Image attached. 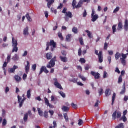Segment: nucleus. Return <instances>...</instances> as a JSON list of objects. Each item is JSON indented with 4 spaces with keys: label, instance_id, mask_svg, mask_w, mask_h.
<instances>
[{
    "label": "nucleus",
    "instance_id": "nucleus-1",
    "mask_svg": "<svg viewBox=\"0 0 128 128\" xmlns=\"http://www.w3.org/2000/svg\"><path fill=\"white\" fill-rule=\"evenodd\" d=\"M46 56L48 60H51L48 64L47 65L46 68H54L56 66V56H54L52 58V54L51 52L48 53Z\"/></svg>",
    "mask_w": 128,
    "mask_h": 128
},
{
    "label": "nucleus",
    "instance_id": "nucleus-2",
    "mask_svg": "<svg viewBox=\"0 0 128 128\" xmlns=\"http://www.w3.org/2000/svg\"><path fill=\"white\" fill-rule=\"evenodd\" d=\"M12 46L13 47V50H12V52H18V40H16L14 38L12 40Z\"/></svg>",
    "mask_w": 128,
    "mask_h": 128
},
{
    "label": "nucleus",
    "instance_id": "nucleus-3",
    "mask_svg": "<svg viewBox=\"0 0 128 128\" xmlns=\"http://www.w3.org/2000/svg\"><path fill=\"white\" fill-rule=\"evenodd\" d=\"M46 50L48 52L50 50V46H53V48H56V43L54 40H51L50 42L46 44Z\"/></svg>",
    "mask_w": 128,
    "mask_h": 128
},
{
    "label": "nucleus",
    "instance_id": "nucleus-4",
    "mask_svg": "<svg viewBox=\"0 0 128 128\" xmlns=\"http://www.w3.org/2000/svg\"><path fill=\"white\" fill-rule=\"evenodd\" d=\"M112 116L114 120H116V118H120V117L122 116V113L120 112H118V111H116L112 115Z\"/></svg>",
    "mask_w": 128,
    "mask_h": 128
},
{
    "label": "nucleus",
    "instance_id": "nucleus-5",
    "mask_svg": "<svg viewBox=\"0 0 128 128\" xmlns=\"http://www.w3.org/2000/svg\"><path fill=\"white\" fill-rule=\"evenodd\" d=\"M54 85L57 88H59V90H64V88H62V85L58 83V78H56L54 79Z\"/></svg>",
    "mask_w": 128,
    "mask_h": 128
},
{
    "label": "nucleus",
    "instance_id": "nucleus-6",
    "mask_svg": "<svg viewBox=\"0 0 128 128\" xmlns=\"http://www.w3.org/2000/svg\"><path fill=\"white\" fill-rule=\"evenodd\" d=\"M26 100V98H24L23 100H22V98L18 96V102L20 104V107L22 108V106H24V101Z\"/></svg>",
    "mask_w": 128,
    "mask_h": 128
},
{
    "label": "nucleus",
    "instance_id": "nucleus-7",
    "mask_svg": "<svg viewBox=\"0 0 128 128\" xmlns=\"http://www.w3.org/2000/svg\"><path fill=\"white\" fill-rule=\"evenodd\" d=\"M91 74L94 77L95 80H100V74L98 72H91Z\"/></svg>",
    "mask_w": 128,
    "mask_h": 128
},
{
    "label": "nucleus",
    "instance_id": "nucleus-8",
    "mask_svg": "<svg viewBox=\"0 0 128 128\" xmlns=\"http://www.w3.org/2000/svg\"><path fill=\"white\" fill-rule=\"evenodd\" d=\"M45 72V74H48L50 72L48 71V69L46 68L45 66H42L40 72V74H42V72Z\"/></svg>",
    "mask_w": 128,
    "mask_h": 128
},
{
    "label": "nucleus",
    "instance_id": "nucleus-9",
    "mask_svg": "<svg viewBox=\"0 0 128 128\" xmlns=\"http://www.w3.org/2000/svg\"><path fill=\"white\" fill-rule=\"evenodd\" d=\"M18 66H14L13 68L9 69L8 72L10 74H14L16 72V70H18Z\"/></svg>",
    "mask_w": 128,
    "mask_h": 128
},
{
    "label": "nucleus",
    "instance_id": "nucleus-10",
    "mask_svg": "<svg viewBox=\"0 0 128 128\" xmlns=\"http://www.w3.org/2000/svg\"><path fill=\"white\" fill-rule=\"evenodd\" d=\"M99 62L102 64L104 62V58L102 57V52H100L98 54Z\"/></svg>",
    "mask_w": 128,
    "mask_h": 128
},
{
    "label": "nucleus",
    "instance_id": "nucleus-11",
    "mask_svg": "<svg viewBox=\"0 0 128 128\" xmlns=\"http://www.w3.org/2000/svg\"><path fill=\"white\" fill-rule=\"evenodd\" d=\"M30 62L28 61H27V65L25 66V68H26V74H28L29 72H30Z\"/></svg>",
    "mask_w": 128,
    "mask_h": 128
},
{
    "label": "nucleus",
    "instance_id": "nucleus-12",
    "mask_svg": "<svg viewBox=\"0 0 128 128\" xmlns=\"http://www.w3.org/2000/svg\"><path fill=\"white\" fill-rule=\"evenodd\" d=\"M28 26H27L26 28H25L24 30V34L25 36H30V32H28Z\"/></svg>",
    "mask_w": 128,
    "mask_h": 128
},
{
    "label": "nucleus",
    "instance_id": "nucleus-13",
    "mask_svg": "<svg viewBox=\"0 0 128 128\" xmlns=\"http://www.w3.org/2000/svg\"><path fill=\"white\" fill-rule=\"evenodd\" d=\"M60 58L62 62H68V58L60 56Z\"/></svg>",
    "mask_w": 128,
    "mask_h": 128
},
{
    "label": "nucleus",
    "instance_id": "nucleus-14",
    "mask_svg": "<svg viewBox=\"0 0 128 128\" xmlns=\"http://www.w3.org/2000/svg\"><path fill=\"white\" fill-rule=\"evenodd\" d=\"M98 14H96L94 16H92V22H96V20H98Z\"/></svg>",
    "mask_w": 128,
    "mask_h": 128
},
{
    "label": "nucleus",
    "instance_id": "nucleus-15",
    "mask_svg": "<svg viewBox=\"0 0 128 128\" xmlns=\"http://www.w3.org/2000/svg\"><path fill=\"white\" fill-rule=\"evenodd\" d=\"M82 4H84V1L81 0L78 3V6H76V8H82Z\"/></svg>",
    "mask_w": 128,
    "mask_h": 128
},
{
    "label": "nucleus",
    "instance_id": "nucleus-16",
    "mask_svg": "<svg viewBox=\"0 0 128 128\" xmlns=\"http://www.w3.org/2000/svg\"><path fill=\"white\" fill-rule=\"evenodd\" d=\"M15 80L17 82H22V78L20 76L18 75H16L14 76Z\"/></svg>",
    "mask_w": 128,
    "mask_h": 128
},
{
    "label": "nucleus",
    "instance_id": "nucleus-17",
    "mask_svg": "<svg viewBox=\"0 0 128 128\" xmlns=\"http://www.w3.org/2000/svg\"><path fill=\"white\" fill-rule=\"evenodd\" d=\"M48 3V8H50L52 7V4L54 3V0H50L48 2H47Z\"/></svg>",
    "mask_w": 128,
    "mask_h": 128
},
{
    "label": "nucleus",
    "instance_id": "nucleus-18",
    "mask_svg": "<svg viewBox=\"0 0 128 128\" xmlns=\"http://www.w3.org/2000/svg\"><path fill=\"white\" fill-rule=\"evenodd\" d=\"M124 28L126 32H128V20H125Z\"/></svg>",
    "mask_w": 128,
    "mask_h": 128
},
{
    "label": "nucleus",
    "instance_id": "nucleus-19",
    "mask_svg": "<svg viewBox=\"0 0 128 128\" xmlns=\"http://www.w3.org/2000/svg\"><path fill=\"white\" fill-rule=\"evenodd\" d=\"M65 16L68 17L69 18H72V16H74L72 15V12H68L66 13Z\"/></svg>",
    "mask_w": 128,
    "mask_h": 128
},
{
    "label": "nucleus",
    "instance_id": "nucleus-20",
    "mask_svg": "<svg viewBox=\"0 0 128 128\" xmlns=\"http://www.w3.org/2000/svg\"><path fill=\"white\" fill-rule=\"evenodd\" d=\"M122 28H124V26L122 25V22H120L118 24V30H122Z\"/></svg>",
    "mask_w": 128,
    "mask_h": 128
},
{
    "label": "nucleus",
    "instance_id": "nucleus-21",
    "mask_svg": "<svg viewBox=\"0 0 128 128\" xmlns=\"http://www.w3.org/2000/svg\"><path fill=\"white\" fill-rule=\"evenodd\" d=\"M62 110H63L64 112H68L70 110V108L68 106H63L62 108Z\"/></svg>",
    "mask_w": 128,
    "mask_h": 128
},
{
    "label": "nucleus",
    "instance_id": "nucleus-22",
    "mask_svg": "<svg viewBox=\"0 0 128 128\" xmlns=\"http://www.w3.org/2000/svg\"><path fill=\"white\" fill-rule=\"evenodd\" d=\"M86 32L88 34V36L89 38H94V36H92V34L89 30H86Z\"/></svg>",
    "mask_w": 128,
    "mask_h": 128
},
{
    "label": "nucleus",
    "instance_id": "nucleus-23",
    "mask_svg": "<svg viewBox=\"0 0 128 128\" xmlns=\"http://www.w3.org/2000/svg\"><path fill=\"white\" fill-rule=\"evenodd\" d=\"M120 56H122V54H120V52H117L115 55L116 60H120Z\"/></svg>",
    "mask_w": 128,
    "mask_h": 128
},
{
    "label": "nucleus",
    "instance_id": "nucleus-24",
    "mask_svg": "<svg viewBox=\"0 0 128 128\" xmlns=\"http://www.w3.org/2000/svg\"><path fill=\"white\" fill-rule=\"evenodd\" d=\"M38 110L39 116H44V112L42 110V109H40V108H38Z\"/></svg>",
    "mask_w": 128,
    "mask_h": 128
},
{
    "label": "nucleus",
    "instance_id": "nucleus-25",
    "mask_svg": "<svg viewBox=\"0 0 128 128\" xmlns=\"http://www.w3.org/2000/svg\"><path fill=\"white\" fill-rule=\"evenodd\" d=\"M64 116L66 122H70V120L68 119L67 113L64 114Z\"/></svg>",
    "mask_w": 128,
    "mask_h": 128
},
{
    "label": "nucleus",
    "instance_id": "nucleus-26",
    "mask_svg": "<svg viewBox=\"0 0 128 128\" xmlns=\"http://www.w3.org/2000/svg\"><path fill=\"white\" fill-rule=\"evenodd\" d=\"M28 120V114H26L24 115V122H26Z\"/></svg>",
    "mask_w": 128,
    "mask_h": 128
},
{
    "label": "nucleus",
    "instance_id": "nucleus-27",
    "mask_svg": "<svg viewBox=\"0 0 128 128\" xmlns=\"http://www.w3.org/2000/svg\"><path fill=\"white\" fill-rule=\"evenodd\" d=\"M31 90H29L28 92H27V98H30L31 96H32V92H31Z\"/></svg>",
    "mask_w": 128,
    "mask_h": 128
},
{
    "label": "nucleus",
    "instance_id": "nucleus-28",
    "mask_svg": "<svg viewBox=\"0 0 128 128\" xmlns=\"http://www.w3.org/2000/svg\"><path fill=\"white\" fill-rule=\"evenodd\" d=\"M72 6H73L74 10H75L76 8V0H74L72 3Z\"/></svg>",
    "mask_w": 128,
    "mask_h": 128
},
{
    "label": "nucleus",
    "instance_id": "nucleus-29",
    "mask_svg": "<svg viewBox=\"0 0 128 128\" xmlns=\"http://www.w3.org/2000/svg\"><path fill=\"white\" fill-rule=\"evenodd\" d=\"M116 93H114L112 96V106H114V100H116Z\"/></svg>",
    "mask_w": 128,
    "mask_h": 128
},
{
    "label": "nucleus",
    "instance_id": "nucleus-30",
    "mask_svg": "<svg viewBox=\"0 0 128 128\" xmlns=\"http://www.w3.org/2000/svg\"><path fill=\"white\" fill-rule=\"evenodd\" d=\"M20 58L18 57V54H15L13 58H12V60H14V61H16V60H18V59Z\"/></svg>",
    "mask_w": 128,
    "mask_h": 128
},
{
    "label": "nucleus",
    "instance_id": "nucleus-31",
    "mask_svg": "<svg viewBox=\"0 0 128 128\" xmlns=\"http://www.w3.org/2000/svg\"><path fill=\"white\" fill-rule=\"evenodd\" d=\"M72 32L74 34H78V28H76V27H74L73 28H72Z\"/></svg>",
    "mask_w": 128,
    "mask_h": 128
},
{
    "label": "nucleus",
    "instance_id": "nucleus-32",
    "mask_svg": "<svg viewBox=\"0 0 128 128\" xmlns=\"http://www.w3.org/2000/svg\"><path fill=\"white\" fill-rule=\"evenodd\" d=\"M79 42L81 46H84V38L82 37L79 38Z\"/></svg>",
    "mask_w": 128,
    "mask_h": 128
},
{
    "label": "nucleus",
    "instance_id": "nucleus-33",
    "mask_svg": "<svg viewBox=\"0 0 128 128\" xmlns=\"http://www.w3.org/2000/svg\"><path fill=\"white\" fill-rule=\"evenodd\" d=\"M110 90L107 89L105 92V94L106 96H110Z\"/></svg>",
    "mask_w": 128,
    "mask_h": 128
},
{
    "label": "nucleus",
    "instance_id": "nucleus-34",
    "mask_svg": "<svg viewBox=\"0 0 128 128\" xmlns=\"http://www.w3.org/2000/svg\"><path fill=\"white\" fill-rule=\"evenodd\" d=\"M116 128H124V124L122 123H121L116 126Z\"/></svg>",
    "mask_w": 128,
    "mask_h": 128
},
{
    "label": "nucleus",
    "instance_id": "nucleus-35",
    "mask_svg": "<svg viewBox=\"0 0 128 128\" xmlns=\"http://www.w3.org/2000/svg\"><path fill=\"white\" fill-rule=\"evenodd\" d=\"M44 118H48V112L45 111L44 112Z\"/></svg>",
    "mask_w": 128,
    "mask_h": 128
},
{
    "label": "nucleus",
    "instance_id": "nucleus-36",
    "mask_svg": "<svg viewBox=\"0 0 128 128\" xmlns=\"http://www.w3.org/2000/svg\"><path fill=\"white\" fill-rule=\"evenodd\" d=\"M26 18L28 20V22H32V18H30V14L27 13L26 15Z\"/></svg>",
    "mask_w": 128,
    "mask_h": 128
},
{
    "label": "nucleus",
    "instance_id": "nucleus-37",
    "mask_svg": "<svg viewBox=\"0 0 128 128\" xmlns=\"http://www.w3.org/2000/svg\"><path fill=\"white\" fill-rule=\"evenodd\" d=\"M2 124L3 126H6L8 124V121L6 120V119H4Z\"/></svg>",
    "mask_w": 128,
    "mask_h": 128
},
{
    "label": "nucleus",
    "instance_id": "nucleus-38",
    "mask_svg": "<svg viewBox=\"0 0 128 128\" xmlns=\"http://www.w3.org/2000/svg\"><path fill=\"white\" fill-rule=\"evenodd\" d=\"M112 30H113V34H116V26L114 25L112 26Z\"/></svg>",
    "mask_w": 128,
    "mask_h": 128
},
{
    "label": "nucleus",
    "instance_id": "nucleus-39",
    "mask_svg": "<svg viewBox=\"0 0 128 128\" xmlns=\"http://www.w3.org/2000/svg\"><path fill=\"white\" fill-rule=\"evenodd\" d=\"M58 38H60L61 40H64V36H62V34L60 32L58 33Z\"/></svg>",
    "mask_w": 128,
    "mask_h": 128
},
{
    "label": "nucleus",
    "instance_id": "nucleus-40",
    "mask_svg": "<svg viewBox=\"0 0 128 128\" xmlns=\"http://www.w3.org/2000/svg\"><path fill=\"white\" fill-rule=\"evenodd\" d=\"M121 62L123 66H126V59H120Z\"/></svg>",
    "mask_w": 128,
    "mask_h": 128
},
{
    "label": "nucleus",
    "instance_id": "nucleus-41",
    "mask_svg": "<svg viewBox=\"0 0 128 128\" xmlns=\"http://www.w3.org/2000/svg\"><path fill=\"white\" fill-rule=\"evenodd\" d=\"M86 60L84 58H81L80 60V62H81V64H86Z\"/></svg>",
    "mask_w": 128,
    "mask_h": 128
},
{
    "label": "nucleus",
    "instance_id": "nucleus-42",
    "mask_svg": "<svg viewBox=\"0 0 128 128\" xmlns=\"http://www.w3.org/2000/svg\"><path fill=\"white\" fill-rule=\"evenodd\" d=\"M44 100L46 106H48V105H50V101L46 98H44Z\"/></svg>",
    "mask_w": 128,
    "mask_h": 128
},
{
    "label": "nucleus",
    "instance_id": "nucleus-43",
    "mask_svg": "<svg viewBox=\"0 0 128 128\" xmlns=\"http://www.w3.org/2000/svg\"><path fill=\"white\" fill-rule=\"evenodd\" d=\"M72 37V35L71 34H68L67 36H66V40H68V42H70V38Z\"/></svg>",
    "mask_w": 128,
    "mask_h": 128
},
{
    "label": "nucleus",
    "instance_id": "nucleus-44",
    "mask_svg": "<svg viewBox=\"0 0 128 128\" xmlns=\"http://www.w3.org/2000/svg\"><path fill=\"white\" fill-rule=\"evenodd\" d=\"M82 48H80L78 52V55L79 56H82Z\"/></svg>",
    "mask_w": 128,
    "mask_h": 128
},
{
    "label": "nucleus",
    "instance_id": "nucleus-45",
    "mask_svg": "<svg viewBox=\"0 0 128 128\" xmlns=\"http://www.w3.org/2000/svg\"><path fill=\"white\" fill-rule=\"evenodd\" d=\"M51 12L55 14H58V11L56 10H55L54 8H51Z\"/></svg>",
    "mask_w": 128,
    "mask_h": 128
},
{
    "label": "nucleus",
    "instance_id": "nucleus-46",
    "mask_svg": "<svg viewBox=\"0 0 128 128\" xmlns=\"http://www.w3.org/2000/svg\"><path fill=\"white\" fill-rule=\"evenodd\" d=\"M71 106L73 108H74V110H76L78 108V105L74 104V103H72Z\"/></svg>",
    "mask_w": 128,
    "mask_h": 128
},
{
    "label": "nucleus",
    "instance_id": "nucleus-47",
    "mask_svg": "<svg viewBox=\"0 0 128 128\" xmlns=\"http://www.w3.org/2000/svg\"><path fill=\"white\" fill-rule=\"evenodd\" d=\"M122 76H120L118 78V84H122Z\"/></svg>",
    "mask_w": 128,
    "mask_h": 128
},
{
    "label": "nucleus",
    "instance_id": "nucleus-48",
    "mask_svg": "<svg viewBox=\"0 0 128 128\" xmlns=\"http://www.w3.org/2000/svg\"><path fill=\"white\" fill-rule=\"evenodd\" d=\"M98 93L100 96H102V94H104V90L102 88H100L98 90Z\"/></svg>",
    "mask_w": 128,
    "mask_h": 128
},
{
    "label": "nucleus",
    "instance_id": "nucleus-49",
    "mask_svg": "<svg viewBox=\"0 0 128 128\" xmlns=\"http://www.w3.org/2000/svg\"><path fill=\"white\" fill-rule=\"evenodd\" d=\"M60 94V96L64 98H66V94L64 93V92H59Z\"/></svg>",
    "mask_w": 128,
    "mask_h": 128
},
{
    "label": "nucleus",
    "instance_id": "nucleus-50",
    "mask_svg": "<svg viewBox=\"0 0 128 128\" xmlns=\"http://www.w3.org/2000/svg\"><path fill=\"white\" fill-rule=\"evenodd\" d=\"M32 69L34 70V72H36V64H34L32 66Z\"/></svg>",
    "mask_w": 128,
    "mask_h": 128
},
{
    "label": "nucleus",
    "instance_id": "nucleus-51",
    "mask_svg": "<svg viewBox=\"0 0 128 128\" xmlns=\"http://www.w3.org/2000/svg\"><path fill=\"white\" fill-rule=\"evenodd\" d=\"M126 54H122V58H120V60H126V58H128V56H126Z\"/></svg>",
    "mask_w": 128,
    "mask_h": 128
},
{
    "label": "nucleus",
    "instance_id": "nucleus-52",
    "mask_svg": "<svg viewBox=\"0 0 128 128\" xmlns=\"http://www.w3.org/2000/svg\"><path fill=\"white\" fill-rule=\"evenodd\" d=\"M108 44L106 42L104 44V50H108Z\"/></svg>",
    "mask_w": 128,
    "mask_h": 128
},
{
    "label": "nucleus",
    "instance_id": "nucleus-53",
    "mask_svg": "<svg viewBox=\"0 0 128 128\" xmlns=\"http://www.w3.org/2000/svg\"><path fill=\"white\" fill-rule=\"evenodd\" d=\"M122 120L123 122H126V120H128V119L126 118V116H123L122 118H121L120 120Z\"/></svg>",
    "mask_w": 128,
    "mask_h": 128
},
{
    "label": "nucleus",
    "instance_id": "nucleus-54",
    "mask_svg": "<svg viewBox=\"0 0 128 128\" xmlns=\"http://www.w3.org/2000/svg\"><path fill=\"white\" fill-rule=\"evenodd\" d=\"M86 16H88V12H86V10H84L83 13V18H86Z\"/></svg>",
    "mask_w": 128,
    "mask_h": 128
},
{
    "label": "nucleus",
    "instance_id": "nucleus-55",
    "mask_svg": "<svg viewBox=\"0 0 128 128\" xmlns=\"http://www.w3.org/2000/svg\"><path fill=\"white\" fill-rule=\"evenodd\" d=\"M120 11V8L118 7H116V8L114 11V14H116L118 12Z\"/></svg>",
    "mask_w": 128,
    "mask_h": 128
},
{
    "label": "nucleus",
    "instance_id": "nucleus-56",
    "mask_svg": "<svg viewBox=\"0 0 128 128\" xmlns=\"http://www.w3.org/2000/svg\"><path fill=\"white\" fill-rule=\"evenodd\" d=\"M108 72H104V76L103 78H108Z\"/></svg>",
    "mask_w": 128,
    "mask_h": 128
},
{
    "label": "nucleus",
    "instance_id": "nucleus-57",
    "mask_svg": "<svg viewBox=\"0 0 128 128\" xmlns=\"http://www.w3.org/2000/svg\"><path fill=\"white\" fill-rule=\"evenodd\" d=\"M12 58V55H8L7 58V62H10V58Z\"/></svg>",
    "mask_w": 128,
    "mask_h": 128
},
{
    "label": "nucleus",
    "instance_id": "nucleus-58",
    "mask_svg": "<svg viewBox=\"0 0 128 128\" xmlns=\"http://www.w3.org/2000/svg\"><path fill=\"white\" fill-rule=\"evenodd\" d=\"M79 78H81V80H82L84 82H86V78L83 76H80Z\"/></svg>",
    "mask_w": 128,
    "mask_h": 128
},
{
    "label": "nucleus",
    "instance_id": "nucleus-59",
    "mask_svg": "<svg viewBox=\"0 0 128 128\" xmlns=\"http://www.w3.org/2000/svg\"><path fill=\"white\" fill-rule=\"evenodd\" d=\"M78 122H79L78 124V126H82V124H84V121H82V120L80 119L79 120Z\"/></svg>",
    "mask_w": 128,
    "mask_h": 128
},
{
    "label": "nucleus",
    "instance_id": "nucleus-60",
    "mask_svg": "<svg viewBox=\"0 0 128 128\" xmlns=\"http://www.w3.org/2000/svg\"><path fill=\"white\" fill-rule=\"evenodd\" d=\"M64 8V4H60V6L58 7V10H62Z\"/></svg>",
    "mask_w": 128,
    "mask_h": 128
},
{
    "label": "nucleus",
    "instance_id": "nucleus-61",
    "mask_svg": "<svg viewBox=\"0 0 128 128\" xmlns=\"http://www.w3.org/2000/svg\"><path fill=\"white\" fill-rule=\"evenodd\" d=\"M68 10V8H64L62 12V14H66V13H68V12H66Z\"/></svg>",
    "mask_w": 128,
    "mask_h": 128
},
{
    "label": "nucleus",
    "instance_id": "nucleus-62",
    "mask_svg": "<svg viewBox=\"0 0 128 128\" xmlns=\"http://www.w3.org/2000/svg\"><path fill=\"white\" fill-rule=\"evenodd\" d=\"M8 62H4V64H3V66L2 68H6V66H8Z\"/></svg>",
    "mask_w": 128,
    "mask_h": 128
},
{
    "label": "nucleus",
    "instance_id": "nucleus-63",
    "mask_svg": "<svg viewBox=\"0 0 128 128\" xmlns=\"http://www.w3.org/2000/svg\"><path fill=\"white\" fill-rule=\"evenodd\" d=\"M27 78H28V75L26 74H24V75H23V80H26Z\"/></svg>",
    "mask_w": 128,
    "mask_h": 128
},
{
    "label": "nucleus",
    "instance_id": "nucleus-64",
    "mask_svg": "<svg viewBox=\"0 0 128 128\" xmlns=\"http://www.w3.org/2000/svg\"><path fill=\"white\" fill-rule=\"evenodd\" d=\"M49 113L50 114V116H52L54 114V112L52 110H49Z\"/></svg>",
    "mask_w": 128,
    "mask_h": 128
}]
</instances>
